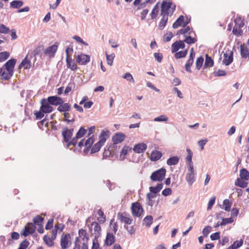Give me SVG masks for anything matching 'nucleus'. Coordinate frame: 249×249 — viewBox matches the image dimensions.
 I'll return each instance as SVG.
<instances>
[{"instance_id":"f257e3e1","label":"nucleus","mask_w":249,"mask_h":249,"mask_svg":"<svg viewBox=\"0 0 249 249\" xmlns=\"http://www.w3.org/2000/svg\"><path fill=\"white\" fill-rule=\"evenodd\" d=\"M108 131H103L101 133L100 136V140L97 143L93 145L92 147L91 148L90 154L95 153L98 152L104 144L106 141V138L105 137L108 136Z\"/></svg>"},{"instance_id":"f704fd0d","label":"nucleus","mask_w":249,"mask_h":249,"mask_svg":"<svg viewBox=\"0 0 249 249\" xmlns=\"http://www.w3.org/2000/svg\"><path fill=\"white\" fill-rule=\"evenodd\" d=\"M13 72H10V71L5 72L3 70L1 79L4 80H8L13 76Z\"/></svg>"},{"instance_id":"bb28decb","label":"nucleus","mask_w":249,"mask_h":249,"mask_svg":"<svg viewBox=\"0 0 249 249\" xmlns=\"http://www.w3.org/2000/svg\"><path fill=\"white\" fill-rule=\"evenodd\" d=\"M162 156V154L160 151H153L150 156V160L152 161H157L159 160Z\"/></svg>"},{"instance_id":"6e6552de","label":"nucleus","mask_w":249,"mask_h":249,"mask_svg":"<svg viewBox=\"0 0 249 249\" xmlns=\"http://www.w3.org/2000/svg\"><path fill=\"white\" fill-rule=\"evenodd\" d=\"M47 101L51 105L57 106L63 103L64 101L63 99L57 96H49L47 98Z\"/></svg>"},{"instance_id":"2eb2a0df","label":"nucleus","mask_w":249,"mask_h":249,"mask_svg":"<svg viewBox=\"0 0 249 249\" xmlns=\"http://www.w3.org/2000/svg\"><path fill=\"white\" fill-rule=\"evenodd\" d=\"M125 135L122 132L116 133L112 138V141L114 142V145L116 143H120L124 141L125 138Z\"/></svg>"},{"instance_id":"7c9ffc66","label":"nucleus","mask_w":249,"mask_h":249,"mask_svg":"<svg viewBox=\"0 0 249 249\" xmlns=\"http://www.w3.org/2000/svg\"><path fill=\"white\" fill-rule=\"evenodd\" d=\"M179 159L177 156H173L169 158L167 160V164L168 165H175L178 163Z\"/></svg>"},{"instance_id":"cd10ccee","label":"nucleus","mask_w":249,"mask_h":249,"mask_svg":"<svg viewBox=\"0 0 249 249\" xmlns=\"http://www.w3.org/2000/svg\"><path fill=\"white\" fill-rule=\"evenodd\" d=\"M240 177L241 179L245 180H248L249 179V172L245 168H243L240 171Z\"/></svg>"},{"instance_id":"1a4fd4ad","label":"nucleus","mask_w":249,"mask_h":249,"mask_svg":"<svg viewBox=\"0 0 249 249\" xmlns=\"http://www.w3.org/2000/svg\"><path fill=\"white\" fill-rule=\"evenodd\" d=\"M44 49L43 45L37 46L33 51L29 53L30 57L34 58V63L36 61V56H41L42 54V51Z\"/></svg>"},{"instance_id":"3c124183","label":"nucleus","mask_w":249,"mask_h":249,"mask_svg":"<svg viewBox=\"0 0 249 249\" xmlns=\"http://www.w3.org/2000/svg\"><path fill=\"white\" fill-rule=\"evenodd\" d=\"M243 244V241L240 240L239 241L237 240L234 241L233 244L231 245V248H232L233 249H237L242 246Z\"/></svg>"},{"instance_id":"338daca9","label":"nucleus","mask_w":249,"mask_h":249,"mask_svg":"<svg viewBox=\"0 0 249 249\" xmlns=\"http://www.w3.org/2000/svg\"><path fill=\"white\" fill-rule=\"evenodd\" d=\"M214 75L216 77L223 76L226 75V72L224 70H218L217 71L214 72Z\"/></svg>"},{"instance_id":"412c9836","label":"nucleus","mask_w":249,"mask_h":249,"mask_svg":"<svg viewBox=\"0 0 249 249\" xmlns=\"http://www.w3.org/2000/svg\"><path fill=\"white\" fill-rule=\"evenodd\" d=\"M59 106L57 107V110L60 112H69L71 109V105L70 103H66L59 105Z\"/></svg>"},{"instance_id":"6e6d98bb","label":"nucleus","mask_w":249,"mask_h":249,"mask_svg":"<svg viewBox=\"0 0 249 249\" xmlns=\"http://www.w3.org/2000/svg\"><path fill=\"white\" fill-rule=\"evenodd\" d=\"M168 120V118L164 115H161L160 116L155 118L154 119L155 122H166Z\"/></svg>"},{"instance_id":"f03ea898","label":"nucleus","mask_w":249,"mask_h":249,"mask_svg":"<svg viewBox=\"0 0 249 249\" xmlns=\"http://www.w3.org/2000/svg\"><path fill=\"white\" fill-rule=\"evenodd\" d=\"M166 172L165 168H161L153 172L150 178L153 181H161L165 176Z\"/></svg>"},{"instance_id":"72a5a7b5","label":"nucleus","mask_w":249,"mask_h":249,"mask_svg":"<svg viewBox=\"0 0 249 249\" xmlns=\"http://www.w3.org/2000/svg\"><path fill=\"white\" fill-rule=\"evenodd\" d=\"M91 226H93L94 233L97 234L98 236H99L101 232V228L99 224L96 222H93L91 224Z\"/></svg>"},{"instance_id":"e2e57ef3","label":"nucleus","mask_w":249,"mask_h":249,"mask_svg":"<svg viewBox=\"0 0 249 249\" xmlns=\"http://www.w3.org/2000/svg\"><path fill=\"white\" fill-rule=\"evenodd\" d=\"M123 78L126 79L127 81H128L129 82H131L132 83L134 82V80L133 79V77L132 75H131V74H130V73L127 72V73H125L123 76Z\"/></svg>"},{"instance_id":"a878e982","label":"nucleus","mask_w":249,"mask_h":249,"mask_svg":"<svg viewBox=\"0 0 249 249\" xmlns=\"http://www.w3.org/2000/svg\"><path fill=\"white\" fill-rule=\"evenodd\" d=\"M66 64L68 68L70 69L71 71H74L78 69V67L74 62H72L71 58H66Z\"/></svg>"},{"instance_id":"79ce46f5","label":"nucleus","mask_w":249,"mask_h":249,"mask_svg":"<svg viewBox=\"0 0 249 249\" xmlns=\"http://www.w3.org/2000/svg\"><path fill=\"white\" fill-rule=\"evenodd\" d=\"M43 220L44 218L42 217L37 215L33 219V222L35 224H36L37 226H42Z\"/></svg>"},{"instance_id":"de8ad7c7","label":"nucleus","mask_w":249,"mask_h":249,"mask_svg":"<svg viewBox=\"0 0 249 249\" xmlns=\"http://www.w3.org/2000/svg\"><path fill=\"white\" fill-rule=\"evenodd\" d=\"M204 62V58L202 56H200L198 57L196 59V68L198 70H199L200 68L202 67L203 63Z\"/></svg>"},{"instance_id":"49530a36","label":"nucleus","mask_w":249,"mask_h":249,"mask_svg":"<svg viewBox=\"0 0 249 249\" xmlns=\"http://www.w3.org/2000/svg\"><path fill=\"white\" fill-rule=\"evenodd\" d=\"M187 50H185L184 51H181L178 52H177L175 54V57L177 59H179L181 58H183L186 56L187 54Z\"/></svg>"},{"instance_id":"f8f14e48","label":"nucleus","mask_w":249,"mask_h":249,"mask_svg":"<svg viewBox=\"0 0 249 249\" xmlns=\"http://www.w3.org/2000/svg\"><path fill=\"white\" fill-rule=\"evenodd\" d=\"M223 63L226 66H228L233 61V52L230 50L227 51L224 53Z\"/></svg>"},{"instance_id":"c85d7f7f","label":"nucleus","mask_w":249,"mask_h":249,"mask_svg":"<svg viewBox=\"0 0 249 249\" xmlns=\"http://www.w3.org/2000/svg\"><path fill=\"white\" fill-rule=\"evenodd\" d=\"M62 136L63 138V141L67 143L71 138L72 135L68 132L64 128L62 131Z\"/></svg>"},{"instance_id":"c756f323","label":"nucleus","mask_w":249,"mask_h":249,"mask_svg":"<svg viewBox=\"0 0 249 249\" xmlns=\"http://www.w3.org/2000/svg\"><path fill=\"white\" fill-rule=\"evenodd\" d=\"M162 188L163 185L161 183H160L157 184V185L155 187H150L149 190L151 193L157 194L162 189Z\"/></svg>"},{"instance_id":"20e7f679","label":"nucleus","mask_w":249,"mask_h":249,"mask_svg":"<svg viewBox=\"0 0 249 249\" xmlns=\"http://www.w3.org/2000/svg\"><path fill=\"white\" fill-rule=\"evenodd\" d=\"M41 106L40 108L42 111L45 112L46 113H49L53 111V108L51 106L50 103L47 101L46 98H43L40 101Z\"/></svg>"},{"instance_id":"774afa93","label":"nucleus","mask_w":249,"mask_h":249,"mask_svg":"<svg viewBox=\"0 0 249 249\" xmlns=\"http://www.w3.org/2000/svg\"><path fill=\"white\" fill-rule=\"evenodd\" d=\"M233 222V219L232 217L230 218H223L222 221V224L223 226L226 225L228 224L231 223Z\"/></svg>"},{"instance_id":"2f4dec72","label":"nucleus","mask_w":249,"mask_h":249,"mask_svg":"<svg viewBox=\"0 0 249 249\" xmlns=\"http://www.w3.org/2000/svg\"><path fill=\"white\" fill-rule=\"evenodd\" d=\"M184 21V18L183 16H180L176 21L173 24V28L174 29H177L179 26H181V24H183V21Z\"/></svg>"},{"instance_id":"423d86ee","label":"nucleus","mask_w":249,"mask_h":249,"mask_svg":"<svg viewBox=\"0 0 249 249\" xmlns=\"http://www.w3.org/2000/svg\"><path fill=\"white\" fill-rule=\"evenodd\" d=\"M71 239L70 233L63 234L60 240V245L62 249H67L69 245H71V242L69 240Z\"/></svg>"},{"instance_id":"052dcab7","label":"nucleus","mask_w":249,"mask_h":249,"mask_svg":"<svg viewBox=\"0 0 249 249\" xmlns=\"http://www.w3.org/2000/svg\"><path fill=\"white\" fill-rule=\"evenodd\" d=\"M190 30V28L189 26H186L185 28L184 29H181L179 30H178L177 32L178 35H183L185 34L186 33H189V34H190L191 33L189 32Z\"/></svg>"},{"instance_id":"9b49d317","label":"nucleus","mask_w":249,"mask_h":249,"mask_svg":"<svg viewBox=\"0 0 249 249\" xmlns=\"http://www.w3.org/2000/svg\"><path fill=\"white\" fill-rule=\"evenodd\" d=\"M17 60L14 58H11L8 60L3 65V69H5L7 71L10 72H14V70L16 64Z\"/></svg>"},{"instance_id":"58836bf2","label":"nucleus","mask_w":249,"mask_h":249,"mask_svg":"<svg viewBox=\"0 0 249 249\" xmlns=\"http://www.w3.org/2000/svg\"><path fill=\"white\" fill-rule=\"evenodd\" d=\"M232 33L237 36H240L243 34V31L237 25H235L233 28Z\"/></svg>"},{"instance_id":"4468645a","label":"nucleus","mask_w":249,"mask_h":249,"mask_svg":"<svg viewBox=\"0 0 249 249\" xmlns=\"http://www.w3.org/2000/svg\"><path fill=\"white\" fill-rule=\"evenodd\" d=\"M76 61L80 65H86L90 61V56L84 54L78 55L76 57Z\"/></svg>"},{"instance_id":"8fccbe9b","label":"nucleus","mask_w":249,"mask_h":249,"mask_svg":"<svg viewBox=\"0 0 249 249\" xmlns=\"http://www.w3.org/2000/svg\"><path fill=\"white\" fill-rule=\"evenodd\" d=\"M79 138H76V135L74 137H73L71 140L69 141V142L66 143L67 147L69 148L71 145H73L74 146H76V144L77 143L78 139Z\"/></svg>"},{"instance_id":"603ef678","label":"nucleus","mask_w":249,"mask_h":249,"mask_svg":"<svg viewBox=\"0 0 249 249\" xmlns=\"http://www.w3.org/2000/svg\"><path fill=\"white\" fill-rule=\"evenodd\" d=\"M91 249H102L100 247V245L98 243L97 237L96 236H95L94 238L92 241V246Z\"/></svg>"},{"instance_id":"864d4df0","label":"nucleus","mask_w":249,"mask_h":249,"mask_svg":"<svg viewBox=\"0 0 249 249\" xmlns=\"http://www.w3.org/2000/svg\"><path fill=\"white\" fill-rule=\"evenodd\" d=\"M31 233H33L36 231V226L32 223H28L25 227Z\"/></svg>"},{"instance_id":"4be33fe9","label":"nucleus","mask_w":249,"mask_h":249,"mask_svg":"<svg viewBox=\"0 0 249 249\" xmlns=\"http://www.w3.org/2000/svg\"><path fill=\"white\" fill-rule=\"evenodd\" d=\"M240 54L243 58H249V50L245 45H240Z\"/></svg>"},{"instance_id":"ddd939ff","label":"nucleus","mask_w":249,"mask_h":249,"mask_svg":"<svg viewBox=\"0 0 249 249\" xmlns=\"http://www.w3.org/2000/svg\"><path fill=\"white\" fill-rule=\"evenodd\" d=\"M32 58L30 57L29 53L26 55L25 57L22 60L19 66L18 69H20L22 67L25 69H29L31 66V60Z\"/></svg>"},{"instance_id":"4c0bfd02","label":"nucleus","mask_w":249,"mask_h":249,"mask_svg":"<svg viewBox=\"0 0 249 249\" xmlns=\"http://www.w3.org/2000/svg\"><path fill=\"white\" fill-rule=\"evenodd\" d=\"M232 205L231 202L229 199H226L223 201V205L224 206V209L227 212H229L231 210V206Z\"/></svg>"},{"instance_id":"c03bdc74","label":"nucleus","mask_w":249,"mask_h":249,"mask_svg":"<svg viewBox=\"0 0 249 249\" xmlns=\"http://www.w3.org/2000/svg\"><path fill=\"white\" fill-rule=\"evenodd\" d=\"M43 240L45 244L49 247H52L54 245V240H53L52 238L48 237L47 235L44 236Z\"/></svg>"},{"instance_id":"a211bd4d","label":"nucleus","mask_w":249,"mask_h":249,"mask_svg":"<svg viewBox=\"0 0 249 249\" xmlns=\"http://www.w3.org/2000/svg\"><path fill=\"white\" fill-rule=\"evenodd\" d=\"M115 236L113 233L107 232L105 241V244L107 246H110L115 242Z\"/></svg>"},{"instance_id":"a18cd8bd","label":"nucleus","mask_w":249,"mask_h":249,"mask_svg":"<svg viewBox=\"0 0 249 249\" xmlns=\"http://www.w3.org/2000/svg\"><path fill=\"white\" fill-rule=\"evenodd\" d=\"M106 55L107 64L110 66H111L113 64V60L115 56V54L113 53L109 55L107 54V53L106 52Z\"/></svg>"},{"instance_id":"6ab92c4d","label":"nucleus","mask_w":249,"mask_h":249,"mask_svg":"<svg viewBox=\"0 0 249 249\" xmlns=\"http://www.w3.org/2000/svg\"><path fill=\"white\" fill-rule=\"evenodd\" d=\"M74 247L73 249H81V242L79 237H76L74 242ZM81 249H89L87 243L84 242L82 244Z\"/></svg>"},{"instance_id":"bf43d9fd","label":"nucleus","mask_w":249,"mask_h":249,"mask_svg":"<svg viewBox=\"0 0 249 249\" xmlns=\"http://www.w3.org/2000/svg\"><path fill=\"white\" fill-rule=\"evenodd\" d=\"M29 242L26 239H25L20 244L18 249H26L29 245Z\"/></svg>"},{"instance_id":"39448f33","label":"nucleus","mask_w":249,"mask_h":249,"mask_svg":"<svg viewBox=\"0 0 249 249\" xmlns=\"http://www.w3.org/2000/svg\"><path fill=\"white\" fill-rule=\"evenodd\" d=\"M188 172L186 175V180L190 185H192L195 181L196 173L194 167H188Z\"/></svg>"},{"instance_id":"f3484780","label":"nucleus","mask_w":249,"mask_h":249,"mask_svg":"<svg viewBox=\"0 0 249 249\" xmlns=\"http://www.w3.org/2000/svg\"><path fill=\"white\" fill-rule=\"evenodd\" d=\"M147 148V145L144 143H140L136 144L133 147V150L135 153L141 154L144 152Z\"/></svg>"},{"instance_id":"9d476101","label":"nucleus","mask_w":249,"mask_h":249,"mask_svg":"<svg viewBox=\"0 0 249 249\" xmlns=\"http://www.w3.org/2000/svg\"><path fill=\"white\" fill-rule=\"evenodd\" d=\"M116 155L117 153L116 151L112 150L109 146H106L103 153L102 160L106 159L109 157L111 158L114 157L116 158Z\"/></svg>"},{"instance_id":"7ed1b4c3","label":"nucleus","mask_w":249,"mask_h":249,"mask_svg":"<svg viewBox=\"0 0 249 249\" xmlns=\"http://www.w3.org/2000/svg\"><path fill=\"white\" fill-rule=\"evenodd\" d=\"M131 208L132 214L135 216L140 217L143 212L142 205L138 202L132 203Z\"/></svg>"},{"instance_id":"473e14b6","label":"nucleus","mask_w":249,"mask_h":249,"mask_svg":"<svg viewBox=\"0 0 249 249\" xmlns=\"http://www.w3.org/2000/svg\"><path fill=\"white\" fill-rule=\"evenodd\" d=\"M10 5L12 8L18 9L23 5V2L21 0H15L11 2Z\"/></svg>"},{"instance_id":"c9c22d12","label":"nucleus","mask_w":249,"mask_h":249,"mask_svg":"<svg viewBox=\"0 0 249 249\" xmlns=\"http://www.w3.org/2000/svg\"><path fill=\"white\" fill-rule=\"evenodd\" d=\"M235 185L242 188H245L248 186V183L243 179L238 178L235 182Z\"/></svg>"},{"instance_id":"13d9d810","label":"nucleus","mask_w":249,"mask_h":249,"mask_svg":"<svg viewBox=\"0 0 249 249\" xmlns=\"http://www.w3.org/2000/svg\"><path fill=\"white\" fill-rule=\"evenodd\" d=\"M114 222V219H112L110 221V225H112V231H114V233L115 234L116 232L118 231V225L117 222Z\"/></svg>"},{"instance_id":"5fc2aeb1","label":"nucleus","mask_w":249,"mask_h":249,"mask_svg":"<svg viewBox=\"0 0 249 249\" xmlns=\"http://www.w3.org/2000/svg\"><path fill=\"white\" fill-rule=\"evenodd\" d=\"M196 41L197 40L196 38H193L191 36H188L185 38L183 42H185L188 44H191L195 43Z\"/></svg>"},{"instance_id":"5701e85b","label":"nucleus","mask_w":249,"mask_h":249,"mask_svg":"<svg viewBox=\"0 0 249 249\" xmlns=\"http://www.w3.org/2000/svg\"><path fill=\"white\" fill-rule=\"evenodd\" d=\"M187 152V156L186 158V162L187 163L188 167H193V164L192 162L193 152L189 148L186 150Z\"/></svg>"},{"instance_id":"ea45409f","label":"nucleus","mask_w":249,"mask_h":249,"mask_svg":"<svg viewBox=\"0 0 249 249\" xmlns=\"http://www.w3.org/2000/svg\"><path fill=\"white\" fill-rule=\"evenodd\" d=\"M153 218L152 215H147L143 219V221L147 227H150L153 223Z\"/></svg>"},{"instance_id":"0eeeda50","label":"nucleus","mask_w":249,"mask_h":249,"mask_svg":"<svg viewBox=\"0 0 249 249\" xmlns=\"http://www.w3.org/2000/svg\"><path fill=\"white\" fill-rule=\"evenodd\" d=\"M117 217L122 223H124L127 225L131 224L133 221V219L129 217V215L125 213H118Z\"/></svg>"},{"instance_id":"dca6fc26","label":"nucleus","mask_w":249,"mask_h":249,"mask_svg":"<svg viewBox=\"0 0 249 249\" xmlns=\"http://www.w3.org/2000/svg\"><path fill=\"white\" fill-rule=\"evenodd\" d=\"M185 45L183 41H177L174 43H173L171 46L172 52H177L180 48L184 49L185 48Z\"/></svg>"},{"instance_id":"69168bd1","label":"nucleus","mask_w":249,"mask_h":249,"mask_svg":"<svg viewBox=\"0 0 249 249\" xmlns=\"http://www.w3.org/2000/svg\"><path fill=\"white\" fill-rule=\"evenodd\" d=\"M154 56L158 62L160 63L161 62L163 58V55L162 53H154Z\"/></svg>"},{"instance_id":"a19ab883","label":"nucleus","mask_w":249,"mask_h":249,"mask_svg":"<svg viewBox=\"0 0 249 249\" xmlns=\"http://www.w3.org/2000/svg\"><path fill=\"white\" fill-rule=\"evenodd\" d=\"M168 18L166 17V18H162L159 25L158 28L160 30H162L165 27L166 23L168 21Z\"/></svg>"},{"instance_id":"37998d69","label":"nucleus","mask_w":249,"mask_h":249,"mask_svg":"<svg viewBox=\"0 0 249 249\" xmlns=\"http://www.w3.org/2000/svg\"><path fill=\"white\" fill-rule=\"evenodd\" d=\"M87 131V130L84 127L81 126L76 134V138H81L86 134Z\"/></svg>"},{"instance_id":"680f3d73","label":"nucleus","mask_w":249,"mask_h":249,"mask_svg":"<svg viewBox=\"0 0 249 249\" xmlns=\"http://www.w3.org/2000/svg\"><path fill=\"white\" fill-rule=\"evenodd\" d=\"M124 228L126 230L127 232L131 235H132L135 232V229L133 226H128V225H125Z\"/></svg>"},{"instance_id":"aec40b11","label":"nucleus","mask_w":249,"mask_h":249,"mask_svg":"<svg viewBox=\"0 0 249 249\" xmlns=\"http://www.w3.org/2000/svg\"><path fill=\"white\" fill-rule=\"evenodd\" d=\"M57 45L54 44L51 46L48 47L45 50V54L49 55L50 56H53L57 50Z\"/></svg>"},{"instance_id":"e433bc0d","label":"nucleus","mask_w":249,"mask_h":249,"mask_svg":"<svg viewBox=\"0 0 249 249\" xmlns=\"http://www.w3.org/2000/svg\"><path fill=\"white\" fill-rule=\"evenodd\" d=\"M78 233L79 236L82 237V240L84 241L85 239H86V241L88 242L89 239V237L86 230L82 229H80L78 231Z\"/></svg>"},{"instance_id":"09e8293b","label":"nucleus","mask_w":249,"mask_h":249,"mask_svg":"<svg viewBox=\"0 0 249 249\" xmlns=\"http://www.w3.org/2000/svg\"><path fill=\"white\" fill-rule=\"evenodd\" d=\"M10 56V53L8 52L0 53V62H3L6 60Z\"/></svg>"},{"instance_id":"393cba45","label":"nucleus","mask_w":249,"mask_h":249,"mask_svg":"<svg viewBox=\"0 0 249 249\" xmlns=\"http://www.w3.org/2000/svg\"><path fill=\"white\" fill-rule=\"evenodd\" d=\"M172 2L163 0L161 4V9L162 11H166L171 12L170 8L172 7Z\"/></svg>"},{"instance_id":"4d7b16f0","label":"nucleus","mask_w":249,"mask_h":249,"mask_svg":"<svg viewBox=\"0 0 249 249\" xmlns=\"http://www.w3.org/2000/svg\"><path fill=\"white\" fill-rule=\"evenodd\" d=\"M42 110H41V108H40L39 111H36L35 113V115L36 116V119H37V120L41 119L44 116V114L46 113H45V112H43V111H42Z\"/></svg>"},{"instance_id":"0e129e2a","label":"nucleus","mask_w":249,"mask_h":249,"mask_svg":"<svg viewBox=\"0 0 249 249\" xmlns=\"http://www.w3.org/2000/svg\"><path fill=\"white\" fill-rule=\"evenodd\" d=\"M10 32V29L5 26L4 24H0V33L7 34Z\"/></svg>"},{"instance_id":"b1692460","label":"nucleus","mask_w":249,"mask_h":249,"mask_svg":"<svg viewBox=\"0 0 249 249\" xmlns=\"http://www.w3.org/2000/svg\"><path fill=\"white\" fill-rule=\"evenodd\" d=\"M213 60L208 54L205 55V61L204 65V69L212 67L213 66Z\"/></svg>"}]
</instances>
